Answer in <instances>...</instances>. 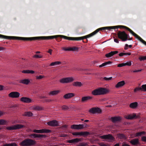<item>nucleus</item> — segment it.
I'll return each instance as SVG.
<instances>
[{
    "label": "nucleus",
    "instance_id": "f257e3e1",
    "mask_svg": "<svg viewBox=\"0 0 146 146\" xmlns=\"http://www.w3.org/2000/svg\"><path fill=\"white\" fill-rule=\"evenodd\" d=\"M121 27L123 29H125L127 31H129L130 33L133 36H134L137 39L140 41L143 44L146 46V42L140 36H138L132 30L129 28L124 26H110L98 28L95 31L92 33L87 35L80 37H74V40H80L84 39H86L85 41L83 40L84 42L86 43L88 41V40L87 39V38H89L96 35L100 31L104 30L105 29H108L110 30L111 29H114L115 28L117 29L119 27Z\"/></svg>",
    "mask_w": 146,
    "mask_h": 146
},
{
    "label": "nucleus",
    "instance_id": "f03ea898",
    "mask_svg": "<svg viewBox=\"0 0 146 146\" xmlns=\"http://www.w3.org/2000/svg\"><path fill=\"white\" fill-rule=\"evenodd\" d=\"M0 38L9 40H17L23 41H32L36 40H48L52 39L54 38L58 41L61 40V38L65 39V36L63 35H57L46 36H38L32 37H24L15 36H9L0 34Z\"/></svg>",
    "mask_w": 146,
    "mask_h": 146
},
{
    "label": "nucleus",
    "instance_id": "7ed1b4c3",
    "mask_svg": "<svg viewBox=\"0 0 146 146\" xmlns=\"http://www.w3.org/2000/svg\"><path fill=\"white\" fill-rule=\"evenodd\" d=\"M117 35L118 37L122 41H125L127 40L128 38L129 37V35L124 31H119Z\"/></svg>",
    "mask_w": 146,
    "mask_h": 146
},
{
    "label": "nucleus",
    "instance_id": "20e7f679",
    "mask_svg": "<svg viewBox=\"0 0 146 146\" xmlns=\"http://www.w3.org/2000/svg\"><path fill=\"white\" fill-rule=\"evenodd\" d=\"M35 141L31 139H26L22 141L20 143L21 146H31L35 144Z\"/></svg>",
    "mask_w": 146,
    "mask_h": 146
},
{
    "label": "nucleus",
    "instance_id": "39448f33",
    "mask_svg": "<svg viewBox=\"0 0 146 146\" xmlns=\"http://www.w3.org/2000/svg\"><path fill=\"white\" fill-rule=\"evenodd\" d=\"M99 137L101 139L109 140L108 141H112L114 140L115 139L114 137L110 134L99 136Z\"/></svg>",
    "mask_w": 146,
    "mask_h": 146
},
{
    "label": "nucleus",
    "instance_id": "423d86ee",
    "mask_svg": "<svg viewBox=\"0 0 146 146\" xmlns=\"http://www.w3.org/2000/svg\"><path fill=\"white\" fill-rule=\"evenodd\" d=\"M25 127V126L23 125L16 124L14 125L13 126L7 127V129L8 130H13L21 129Z\"/></svg>",
    "mask_w": 146,
    "mask_h": 146
},
{
    "label": "nucleus",
    "instance_id": "0eeeda50",
    "mask_svg": "<svg viewBox=\"0 0 146 146\" xmlns=\"http://www.w3.org/2000/svg\"><path fill=\"white\" fill-rule=\"evenodd\" d=\"M74 80V78L72 77H67L61 79L60 82L62 83H68L71 82Z\"/></svg>",
    "mask_w": 146,
    "mask_h": 146
},
{
    "label": "nucleus",
    "instance_id": "6e6552de",
    "mask_svg": "<svg viewBox=\"0 0 146 146\" xmlns=\"http://www.w3.org/2000/svg\"><path fill=\"white\" fill-rule=\"evenodd\" d=\"M20 94L17 92H13L10 93L8 95L9 97L11 98H17L19 97Z\"/></svg>",
    "mask_w": 146,
    "mask_h": 146
},
{
    "label": "nucleus",
    "instance_id": "1a4fd4ad",
    "mask_svg": "<svg viewBox=\"0 0 146 146\" xmlns=\"http://www.w3.org/2000/svg\"><path fill=\"white\" fill-rule=\"evenodd\" d=\"M89 112L93 114H94L96 113H100L101 111L100 108H92L90 109L89 111Z\"/></svg>",
    "mask_w": 146,
    "mask_h": 146
},
{
    "label": "nucleus",
    "instance_id": "9d476101",
    "mask_svg": "<svg viewBox=\"0 0 146 146\" xmlns=\"http://www.w3.org/2000/svg\"><path fill=\"white\" fill-rule=\"evenodd\" d=\"M84 127V125L83 124H73L71 126V128L74 129H83Z\"/></svg>",
    "mask_w": 146,
    "mask_h": 146
},
{
    "label": "nucleus",
    "instance_id": "9b49d317",
    "mask_svg": "<svg viewBox=\"0 0 146 146\" xmlns=\"http://www.w3.org/2000/svg\"><path fill=\"white\" fill-rule=\"evenodd\" d=\"M47 124L49 126H58V121L56 120H53L47 122Z\"/></svg>",
    "mask_w": 146,
    "mask_h": 146
},
{
    "label": "nucleus",
    "instance_id": "f8f14e48",
    "mask_svg": "<svg viewBox=\"0 0 146 146\" xmlns=\"http://www.w3.org/2000/svg\"><path fill=\"white\" fill-rule=\"evenodd\" d=\"M129 142L132 145L137 146L140 144L139 140L137 138H135L131 139Z\"/></svg>",
    "mask_w": 146,
    "mask_h": 146
},
{
    "label": "nucleus",
    "instance_id": "ddd939ff",
    "mask_svg": "<svg viewBox=\"0 0 146 146\" xmlns=\"http://www.w3.org/2000/svg\"><path fill=\"white\" fill-rule=\"evenodd\" d=\"M99 89L100 95L106 94L109 92L108 89L105 88H100Z\"/></svg>",
    "mask_w": 146,
    "mask_h": 146
},
{
    "label": "nucleus",
    "instance_id": "4468645a",
    "mask_svg": "<svg viewBox=\"0 0 146 146\" xmlns=\"http://www.w3.org/2000/svg\"><path fill=\"white\" fill-rule=\"evenodd\" d=\"M20 100L23 102L29 103L32 102V100L29 98L26 97H22L20 99Z\"/></svg>",
    "mask_w": 146,
    "mask_h": 146
},
{
    "label": "nucleus",
    "instance_id": "2eb2a0df",
    "mask_svg": "<svg viewBox=\"0 0 146 146\" xmlns=\"http://www.w3.org/2000/svg\"><path fill=\"white\" fill-rule=\"evenodd\" d=\"M82 138H76L74 139H72L70 140H68L67 141V142L69 143H78L80 141H82Z\"/></svg>",
    "mask_w": 146,
    "mask_h": 146
},
{
    "label": "nucleus",
    "instance_id": "dca6fc26",
    "mask_svg": "<svg viewBox=\"0 0 146 146\" xmlns=\"http://www.w3.org/2000/svg\"><path fill=\"white\" fill-rule=\"evenodd\" d=\"M75 96L74 94L72 93H69L64 95L63 97L65 99L71 98Z\"/></svg>",
    "mask_w": 146,
    "mask_h": 146
},
{
    "label": "nucleus",
    "instance_id": "f3484780",
    "mask_svg": "<svg viewBox=\"0 0 146 146\" xmlns=\"http://www.w3.org/2000/svg\"><path fill=\"white\" fill-rule=\"evenodd\" d=\"M118 53V52L117 51H111V52L106 54L105 56L107 58H110Z\"/></svg>",
    "mask_w": 146,
    "mask_h": 146
},
{
    "label": "nucleus",
    "instance_id": "a211bd4d",
    "mask_svg": "<svg viewBox=\"0 0 146 146\" xmlns=\"http://www.w3.org/2000/svg\"><path fill=\"white\" fill-rule=\"evenodd\" d=\"M30 136V137L34 138H42L45 137V136L43 135L38 134L36 133L31 134Z\"/></svg>",
    "mask_w": 146,
    "mask_h": 146
},
{
    "label": "nucleus",
    "instance_id": "6ab92c4d",
    "mask_svg": "<svg viewBox=\"0 0 146 146\" xmlns=\"http://www.w3.org/2000/svg\"><path fill=\"white\" fill-rule=\"evenodd\" d=\"M111 120L113 123L119 121L121 120V118L119 117H111Z\"/></svg>",
    "mask_w": 146,
    "mask_h": 146
},
{
    "label": "nucleus",
    "instance_id": "aec40b11",
    "mask_svg": "<svg viewBox=\"0 0 146 146\" xmlns=\"http://www.w3.org/2000/svg\"><path fill=\"white\" fill-rule=\"evenodd\" d=\"M125 84V82L124 80H122L118 82L115 85V87L117 88H119L123 86Z\"/></svg>",
    "mask_w": 146,
    "mask_h": 146
},
{
    "label": "nucleus",
    "instance_id": "412c9836",
    "mask_svg": "<svg viewBox=\"0 0 146 146\" xmlns=\"http://www.w3.org/2000/svg\"><path fill=\"white\" fill-rule=\"evenodd\" d=\"M92 98V97L90 96H84L82 98L81 101L83 102H86L87 101L91 100Z\"/></svg>",
    "mask_w": 146,
    "mask_h": 146
},
{
    "label": "nucleus",
    "instance_id": "4be33fe9",
    "mask_svg": "<svg viewBox=\"0 0 146 146\" xmlns=\"http://www.w3.org/2000/svg\"><path fill=\"white\" fill-rule=\"evenodd\" d=\"M137 117H138L136 116V114L134 113L133 115H127L125 118L128 119H132L134 118H137Z\"/></svg>",
    "mask_w": 146,
    "mask_h": 146
},
{
    "label": "nucleus",
    "instance_id": "5701e85b",
    "mask_svg": "<svg viewBox=\"0 0 146 146\" xmlns=\"http://www.w3.org/2000/svg\"><path fill=\"white\" fill-rule=\"evenodd\" d=\"M73 86L77 87H80L83 86V84L80 82H75L72 83Z\"/></svg>",
    "mask_w": 146,
    "mask_h": 146
},
{
    "label": "nucleus",
    "instance_id": "b1692460",
    "mask_svg": "<svg viewBox=\"0 0 146 146\" xmlns=\"http://www.w3.org/2000/svg\"><path fill=\"white\" fill-rule=\"evenodd\" d=\"M31 108V110H42L41 107L39 106H33Z\"/></svg>",
    "mask_w": 146,
    "mask_h": 146
},
{
    "label": "nucleus",
    "instance_id": "393cba45",
    "mask_svg": "<svg viewBox=\"0 0 146 146\" xmlns=\"http://www.w3.org/2000/svg\"><path fill=\"white\" fill-rule=\"evenodd\" d=\"M92 94L94 95H100L99 88L96 89L92 92Z\"/></svg>",
    "mask_w": 146,
    "mask_h": 146
},
{
    "label": "nucleus",
    "instance_id": "a878e982",
    "mask_svg": "<svg viewBox=\"0 0 146 146\" xmlns=\"http://www.w3.org/2000/svg\"><path fill=\"white\" fill-rule=\"evenodd\" d=\"M60 92L59 90H54L50 92L48 94L49 95H55Z\"/></svg>",
    "mask_w": 146,
    "mask_h": 146
},
{
    "label": "nucleus",
    "instance_id": "bb28decb",
    "mask_svg": "<svg viewBox=\"0 0 146 146\" xmlns=\"http://www.w3.org/2000/svg\"><path fill=\"white\" fill-rule=\"evenodd\" d=\"M80 136L86 137L90 135V132L87 131H80Z\"/></svg>",
    "mask_w": 146,
    "mask_h": 146
},
{
    "label": "nucleus",
    "instance_id": "cd10ccee",
    "mask_svg": "<svg viewBox=\"0 0 146 146\" xmlns=\"http://www.w3.org/2000/svg\"><path fill=\"white\" fill-rule=\"evenodd\" d=\"M19 82L24 84H28L30 82V80L28 79H23L20 80Z\"/></svg>",
    "mask_w": 146,
    "mask_h": 146
},
{
    "label": "nucleus",
    "instance_id": "c85d7f7f",
    "mask_svg": "<svg viewBox=\"0 0 146 146\" xmlns=\"http://www.w3.org/2000/svg\"><path fill=\"white\" fill-rule=\"evenodd\" d=\"M112 63V62L110 61L106 62L100 65L99 66L101 68L105 66H108V65L111 64Z\"/></svg>",
    "mask_w": 146,
    "mask_h": 146
},
{
    "label": "nucleus",
    "instance_id": "c756f323",
    "mask_svg": "<svg viewBox=\"0 0 146 146\" xmlns=\"http://www.w3.org/2000/svg\"><path fill=\"white\" fill-rule=\"evenodd\" d=\"M138 105V103L135 102L131 103L129 105V107L131 108H135L137 107Z\"/></svg>",
    "mask_w": 146,
    "mask_h": 146
},
{
    "label": "nucleus",
    "instance_id": "7c9ffc66",
    "mask_svg": "<svg viewBox=\"0 0 146 146\" xmlns=\"http://www.w3.org/2000/svg\"><path fill=\"white\" fill-rule=\"evenodd\" d=\"M8 122L7 121L3 119H0V125H6L8 123Z\"/></svg>",
    "mask_w": 146,
    "mask_h": 146
},
{
    "label": "nucleus",
    "instance_id": "2f4dec72",
    "mask_svg": "<svg viewBox=\"0 0 146 146\" xmlns=\"http://www.w3.org/2000/svg\"><path fill=\"white\" fill-rule=\"evenodd\" d=\"M33 115V113L31 112L28 111L25 112L23 115L25 116L31 117Z\"/></svg>",
    "mask_w": 146,
    "mask_h": 146
},
{
    "label": "nucleus",
    "instance_id": "473e14b6",
    "mask_svg": "<svg viewBox=\"0 0 146 146\" xmlns=\"http://www.w3.org/2000/svg\"><path fill=\"white\" fill-rule=\"evenodd\" d=\"M3 146H17V144L15 143H6L4 144Z\"/></svg>",
    "mask_w": 146,
    "mask_h": 146
},
{
    "label": "nucleus",
    "instance_id": "72a5a7b5",
    "mask_svg": "<svg viewBox=\"0 0 146 146\" xmlns=\"http://www.w3.org/2000/svg\"><path fill=\"white\" fill-rule=\"evenodd\" d=\"M22 72L23 73L25 74H33L35 73V72L33 70H23L22 71Z\"/></svg>",
    "mask_w": 146,
    "mask_h": 146
},
{
    "label": "nucleus",
    "instance_id": "f704fd0d",
    "mask_svg": "<svg viewBox=\"0 0 146 146\" xmlns=\"http://www.w3.org/2000/svg\"><path fill=\"white\" fill-rule=\"evenodd\" d=\"M117 137L120 139H126L125 136L123 134L119 133L117 134Z\"/></svg>",
    "mask_w": 146,
    "mask_h": 146
},
{
    "label": "nucleus",
    "instance_id": "c9c22d12",
    "mask_svg": "<svg viewBox=\"0 0 146 146\" xmlns=\"http://www.w3.org/2000/svg\"><path fill=\"white\" fill-rule=\"evenodd\" d=\"M61 64V62L59 61H56L51 63L50 66H54L57 65H59Z\"/></svg>",
    "mask_w": 146,
    "mask_h": 146
},
{
    "label": "nucleus",
    "instance_id": "e433bc0d",
    "mask_svg": "<svg viewBox=\"0 0 146 146\" xmlns=\"http://www.w3.org/2000/svg\"><path fill=\"white\" fill-rule=\"evenodd\" d=\"M140 91H142V89L141 87H137L135 88L134 90V92L136 93L137 92H139Z\"/></svg>",
    "mask_w": 146,
    "mask_h": 146
},
{
    "label": "nucleus",
    "instance_id": "4c0bfd02",
    "mask_svg": "<svg viewBox=\"0 0 146 146\" xmlns=\"http://www.w3.org/2000/svg\"><path fill=\"white\" fill-rule=\"evenodd\" d=\"M145 131H142L139 132H137L136 134V137L141 136L143 134H145Z\"/></svg>",
    "mask_w": 146,
    "mask_h": 146
},
{
    "label": "nucleus",
    "instance_id": "58836bf2",
    "mask_svg": "<svg viewBox=\"0 0 146 146\" xmlns=\"http://www.w3.org/2000/svg\"><path fill=\"white\" fill-rule=\"evenodd\" d=\"M33 132L37 133H43V129L39 130L35 129L33 130Z\"/></svg>",
    "mask_w": 146,
    "mask_h": 146
},
{
    "label": "nucleus",
    "instance_id": "ea45409f",
    "mask_svg": "<svg viewBox=\"0 0 146 146\" xmlns=\"http://www.w3.org/2000/svg\"><path fill=\"white\" fill-rule=\"evenodd\" d=\"M131 54V53H123V52H121L119 54V55L120 56H122L124 55H130Z\"/></svg>",
    "mask_w": 146,
    "mask_h": 146
},
{
    "label": "nucleus",
    "instance_id": "a19ab883",
    "mask_svg": "<svg viewBox=\"0 0 146 146\" xmlns=\"http://www.w3.org/2000/svg\"><path fill=\"white\" fill-rule=\"evenodd\" d=\"M70 51H78V48L76 47H70Z\"/></svg>",
    "mask_w": 146,
    "mask_h": 146
},
{
    "label": "nucleus",
    "instance_id": "79ce46f5",
    "mask_svg": "<svg viewBox=\"0 0 146 146\" xmlns=\"http://www.w3.org/2000/svg\"><path fill=\"white\" fill-rule=\"evenodd\" d=\"M52 132L51 130L48 129H43V133H50Z\"/></svg>",
    "mask_w": 146,
    "mask_h": 146
},
{
    "label": "nucleus",
    "instance_id": "37998d69",
    "mask_svg": "<svg viewBox=\"0 0 146 146\" xmlns=\"http://www.w3.org/2000/svg\"><path fill=\"white\" fill-rule=\"evenodd\" d=\"M141 88L142 89V91L145 92L146 91V84H143L142 85Z\"/></svg>",
    "mask_w": 146,
    "mask_h": 146
},
{
    "label": "nucleus",
    "instance_id": "c03bdc74",
    "mask_svg": "<svg viewBox=\"0 0 146 146\" xmlns=\"http://www.w3.org/2000/svg\"><path fill=\"white\" fill-rule=\"evenodd\" d=\"M72 134L73 135L80 136V132H73L72 133Z\"/></svg>",
    "mask_w": 146,
    "mask_h": 146
},
{
    "label": "nucleus",
    "instance_id": "a18cd8bd",
    "mask_svg": "<svg viewBox=\"0 0 146 146\" xmlns=\"http://www.w3.org/2000/svg\"><path fill=\"white\" fill-rule=\"evenodd\" d=\"M139 59L140 61L146 60V56H141L139 58Z\"/></svg>",
    "mask_w": 146,
    "mask_h": 146
},
{
    "label": "nucleus",
    "instance_id": "49530a36",
    "mask_svg": "<svg viewBox=\"0 0 146 146\" xmlns=\"http://www.w3.org/2000/svg\"><path fill=\"white\" fill-rule=\"evenodd\" d=\"M125 66L126 65L128 66H130L131 64V62L130 61L129 62H127L125 63H124Z\"/></svg>",
    "mask_w": 146,
    "mask_h": 146
},
{
    "label": "nucleus",
    "instance_id": "de8ad7c7",
    "mask_svg": "<svg viewBox=\"0 0 146 146\" xmlns=\"http://www.w3.org/2000/svg\"><path fill=\"white\" fill-rule=\"evenodd\" d=\"M68 106L65 105L63 106L62 107V109L64 110H68Z\"/></svg>",
    "mask_w": 146,
    "mask_h": 146
},
{
    "label": "nucleus",
    "instance_id": "09e8293b",
    "mask_svg": "<svg viewBox=\"0 0 146 146\" xmlns=\"http://www.w3.org/2000/svg\"><path fill=\"white\" fill-rule=\"evenodd\" d=\"M62 50H64L65 51H70V47H68V48L63 47L62 48Z\"/></svg>",
    "mask_w": 146,
    "mask_h": 146
},
{
    "label": "nucleus",
    "instance_id": "8fccbe9b",
    "mask_svg": "<svg viewBox=\"0 0 146 146\" xmlns=\"http://www.w3.org/2000/svg\"><path fill=\"white\" fill-rule=\"evenodd\" d=\"M112 77H110L109 78H107L105 77L104 78V79L106 80L109 81L111 80Z\"/></svg>",
    "mask_w": 146,
    "mask_h": 146
},
{
    "label": "nucleus",
    "instance_id": "3c124183",
    "mask_svg": "<svg viewBox=\"0 0 146 146\" xmlns=\"http://www.w3.org/2000/svg\"><path fill=\"white\" fill-rule=\"evenodd\" d=\"M44 76L42 75H40L39 76H36V78L37 79H40L44 78Z\"/></svg>",
    "mask_w": 146,
    "mask_h": 146
},
{
    "label": "nucleus",
    "instance_id": "603ef678",
    "mask_svg": "<svg viewBox=\"0 0 146 146\" xmlns=\"http://www.w3.org/2000/svg\"><path fill=\"white\" fill-rule=\"evenodd\" d=\"M34 58H42V56H39L38 55L35 54L33 56Z\"/></svg>",
    "mask_w": 146,
    "mask_h": 146
},
{
    "label": "nucleus",
    "instance_id": "864d4df0",
    "mask_svg": "<svg viewBox=\"0 0 146 146\" xmlns=\"http://www.w3.org/2000/svg\"><path fill=\"white\" fill-rule=\"evenodd\" d=\"M124 66H125L124 63H121V64H118L117 65V66L118 67H122Z\"/></svg>",
    "mask_w": 146,
    "mask_h": 146
},
{
    "label": "nucleus",
    "instance_id": "5fc2aeb1",
    "mask_svg": "<svg viewBox=\"0 0 146 146\" xmlns=\"http://www.w3.org/2000/svg\"><path fill=\"white\" fill-rule=\"evenodd\" d=\"M141 140L143 141L146 142V137L143 136L141 137Z\"/></svg>",
    "mask_w": 146,
    "mask_h": 146
},
{
    "label": "nucleus",
    "instance_id": "6e6d98bb",
    "mask_svg": "<svg viewBox=\"0 0 146 146\" xmlns=\"http://www.w3.org/2000/svg\"><path fill=\"white\" fill-rule=\"evenodd\" d=\"M99 145H100V146H107V145L104 144L103 143H99Z\"/></svg>",
    "mask_w": 146,
    "mask_h": 146
},
{
    "label": "nucleus",
    "instance_id": "4d7b16f0",
    "mask_svg": "<svg viewBox=\"0 0 146 146\" xmlns=\"http://www.w3.org/2000/svg\"><path fill=\"white\" fill-rule=\"evenodd\" d=\"M52 51V49H49L48 50L47 52L50 53V55H51Z\"/></svg>",
    "mask_w": 146,
    "mask_h": 146
},
{
    "label": "nucleus",
    "instance_id": "13d9d810",
    "mask_svg": "<svg viewBox=\"0 0 146 146\" xmlns=\"http://www.w3.org/2000/svg\"><path fill=\"white\" fill-rule=\"evenodd\" d=\"M128 45L127 44H126L125 45V47L124 48V49H125V50L127 49L128 48Z\"/></svg>",
    "mask_w": 146,
    "mask_h": 146
},
{
    "label": "nucleus",
    "instance_id": "bf43d9fd",
    "mask_svg": "<svg viewBox=\"0 0 146 146\" xmlns=\"http://www.w3.org/2000/svg\"><path fill=\"white\" fill-rule=\"evenodd\" d=\"M142 70V69H141L140 70H134L133 71V72H138L141 71Z\"/></svg>",
    "mask_w": 146,
    "mask_h": 146
},
{
    "label": "nucleus",
    "instance_id": "052dcab7",
    "mask_svg": "<svg viewBox=\"0 0 146 146\" xmlns=\"http://www.w3.org/2000/svg\"><path fill=\"white\" fill-rule=\"evenodd\" d=\"M114 41L115 42L117 43H118L119 42V41L118 39L116 38L114 39Z\"/></svg>",
    "mask_w": 146,
    "mask_h": 146
},
{
    "label": "nucleus",
    "instance_id": "680f3d73",
    "mask_svg": "<svg viewBox=\"0 0 146 146\" xmlns=\"http://www.w3.org/2000/svg\"><path fill=\"white\" fill-rule=\"evenodd\" d=\"M122 146H130L128 144H127L126 143H124L122 145Z\"/></svg>",
    "mask_w": 146,
    "mask_h": 146
},
{
    "label": "nucleus",
    "instance_id": "e2e57ef3",
    "mask_svg": "<svg viewBox=\"0 0 146 146\" xmlns=\"http://www.w3.org/2000/svg\"><path fill=\"white\" fill-rule=\"evenodd\" d=\"M45 101L46 102H50L52 100L50 99H46Z\"/></svg>",
    "mask_w": 146,
    "mask_h": 146
},
{
    "label": "nucleus",
    "instance_id": "0e129e2a",
    "mask_svg": "<svg viewBox=\"0 0 146 146\" xmlns=\"http://www.w3.org/2000/svg\"><path fill=\"white\" fill-rule=\"evenodd\" d=\"M3 86L2 85H0V90H3Z\"/></svg>",
    "mask_w": 146,
    "mask_h": 146
},
{
    "label": "nucleus",
    "instance_id": "69168bd1",
    "mask_svg": "<svg viewBox=\"0 0 146 146\" xmlns=\"http://www.w3.org/2000/svg\"><path fill=\"white\" fill-rule=\"evenodd\" d=\"M47 98V97L46 96H41L40 97V99H42L44 98Z\"/></svg>",
    "mask_w": 146,
    "mask_h": 146
},
{
    "label": "nucleus",
    "instance_id": "338daca9",
    "mask_svg": "<svg viewBox=\"0 0 146 146\" xmlns=\"http://www.w3.org/2000/svg\"><path fill=\"white\" fill-rule=\"evenodd\" d=\"M80 146H85V144L83 143H82L80 144Z\"/></svg>",
    "mask_w": 146,
    "mask_h": 146
},
{
    "label": "nucleus",
    "instance_id": "774afa93",
    "mask_svg": "<svg viewBox=\"0 0 146 146\" xmlns=\"http://www.w3.org/2000/svg\"><path fill=\"white\" fill-rule=\"evenodd\" d=\"M113 146H119V143H117L115 144Z\"/></svg>",
    "mask_w": 146,
    "mask_h": 146
}]
</instances>
